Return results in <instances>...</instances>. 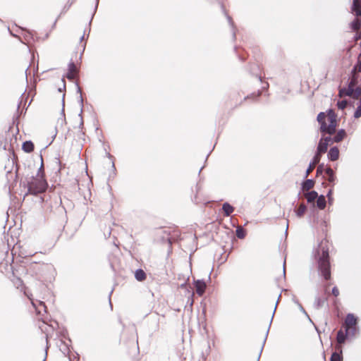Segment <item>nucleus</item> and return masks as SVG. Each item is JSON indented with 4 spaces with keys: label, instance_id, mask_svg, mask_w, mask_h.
I'll list each match as a JSON object with an SVG mask.
<instances>
[{
    "label": "nucleus",
    "instance_id": "f257e3e1",
    "mask_svg": "<svg viewBox=\"0 0 361 361\" xmlns=\"http://www.w3.org/2000/svg\"><path fill=\"white\" fill-rule=\"evenodd\" d=\"M341 97L348 95L353 98H358L361 95V59L355 66L353 75L348 87L346 89L341 90Z\"/></svg>",
    "mask_w": 361,
    "mask_h": 361
},
{
    "label": "nucleus",
    "instance_id": "f03ea898",
    "mask_svg": "<svg viewBox=\"0 0 361 361\" xmlns=\"http://www.w3.org/2000/svg\"><path fill=\"white\" fill-rule=\"evenodd\" d=\"M317 121L321 124V130L332 134L335 132L336 127V116L332 110L328 111L327 114L320 113L317 116Z\"/></svg>",
    "mask_w": 361,
    "mask_h": 361
},
{
    "label": "nucleus",
    "instance_id": "7ed1b4c3",
    "mask_svg": "<svg viewBox=\"0 0 361 361\" xmlns=\"http://www.w3.org/2000/svg\"><path fill=\"white\" fill-rule=\"evenodd\" d=\"M29 191L34 194L41 193L45 191L47 183L44 178L42 172H39L36 178L29 183Z\"/></svg>",
    "mask_w": 361,
    "mask_h": 361
},
{
    "label": "nucleus",
    "instance_id": "20e7f679",
    "mask_svg": "<svg viewBox=\"0 0 361 361\" xmlns=\"http://www.w3.org/2000/svg\"><path fill=\"white\" fill-rule=\"evenodd\" d=\"M319 268L324 278L329 279L330 278V271L327 252L323 251L322 258L319 261Z\"/></svg>",
    "mask_w": 361,
    "mask_h": 361
},
{
    "label": "nucleus",
    "instance_id": "39448f33",
    "mask_svg": "<svg viewBox=\"0 0 361 361\" xmlns=\"http://www.w3.org/2000/svg\"><path fill=\"white\" fill-rule=\"evenodd\" d=\"M329 141L330 137L322 138L317 147V152L321 154L325 153L327 150Z\"/></svg>",
    "mask_w": 361,
    "mask_h": 361
},
{
    "label": "nucleus",
    "instance_id": "423d86ee",
    "mask_svg": "<svg viewBox=\"0 0 361 361\" xmlns=\"http://www.w3.org/2000/svg\"><path fill=\"white\" fill-rule=\"evenodd\" d=\"M356 323L357 319L355 317V316L351 314H348L345 321L346 331L348 332L350 328L355 326Z\"/></svg>",
    "mask_w": 361,
    "mask_h": 361
},
{
    "label": "nucleus",
    "instance_id": "0eeeda50",
    "mask_svg": "<svg viewBox=\"0 0 361 361\" xmlns=\"http://www.w3.org/2000/svg\"><path fill=\"white\" fill-rule=\"evenodd\" d=\"M195 287L197 293L201 296L206 289V283L202 281L197 280L195 282Z\"/></svg>",
    "mask_w": 361,
    "mask_h": 361
},
{
    "label": "nucleus",
    "instance_id": "6e6552de",
    "mask_svg": "<svg viewBox=\"0 0 361 361\" xmlns=\"http://www.w3.org/2000/svg\"><path fill=\"white\" fill-rule=\"evenodd\" d=\"M339 157V150L337 147H334L330 149L328 153V158L331 161H336Z\"/></svg>",
    "mask_w": 361,
    "mask_h": 361
},
{
    "label": "nucleus",
    "instance_id": "1a4fd4ad",
    "mask_svg": "<svg viewBox=\"0 0 361 361\" xmlns=\"http://www.w3.org/2000/svg\"><path fill=\"white\" fill-rule=\"evenodd\" d=\"M353 10L357 16H361V1L360 0L353 1Z\"/></svg>",
    "mask_w": 361,
    "mask_h": 361
},
{
    "label": "nucleus",
    "instance_id": "9d476101",
    "mask_svg": "<svg viewBox=\"0 0 361 361\" xmlns=\"http://www.w3.org/2000/svg\"><path fill=\"white\" fill-rule=\"evenodd\" d=\"M305 195L307 202H309L314 201V200L318 197V194L315 191L308 192Z\"/></svg>",
    "mask_w": 361,
    "mask_h": 361
},
{
    "label": "nucleus",
    "instance_id": "9b49d317",
    "mask_svg": "<svg viewBox=\"0 0 361 361\" xmlns=\"http://www.w3.org/2000/svg\"><path fill=\"white\" fill-rule=\"evenodd\" d=\"M317 206L321 209H324L326 206V200L324 195H320L317 197Z\"/></svg>",
    "mask_w": 361,
    "mask_h": 361
},
{
    "label": "nucleus",
    "instance_id": "f8f14e48",
    "mask_svg": "<svg viewBox=\"0 0 361 361\" xmlns=\"http://www.w3.org/2000/svg\"><path fill=\"white\" fill-rule=\"evenodd\" d=\"M76 73L75 66L71 63L69 65L68 73H67V78L69 79H73Z\"/></svg>",
    "mask_w": 361,
    "mask_h": 361
},
{
    "label": "nucleus",
    "instance_id": "ddd939ff",
    "mask_svg": "<svg viewBox=\"0 0 361 361\" xmlns=\"http://www.w3.org/2000/svg\"><path fill=\"white\" fill-rule=\"evenodd\" d=\"M314 182L312 180L308 179L302 184L303 190H309L314 187Z\"/></svg>",
    "mask_w": 361,
    "mask_h": 361
},
{
    "label": "nucleus",
    "instance_id": "4468645a",
    "mask_svg": "<svg viewBox=\"0 0 361 361\" xmlns=\"http://www.w3.org/2000/svg\"><path fill=\"white\" fill-rule=\"evenodd\" d=\"M23 149L26 152H31L34 149V145L31 142H25L23 145Z\"/></svg>",
    "mask_w": 361,
    "mask_h": 361
},
{
    "label": "nucleus",
    "instance_id": "2eb2a0df",
    "mask_svg": "<svg viewBox=\"0 0 361 361\" xmlns=\"http://www.w3.org/2000/svg\"><path fill=\"white\" fill-rule=\"evenodd\" d=\"M345 338H346V334H345L342 330H340L337 334L336 339H337L338 343L340 344L343 343L345 341Z\"/></svg>",
    "mask_w": 361,
    "mask_h": 361
},
{
    "label": "nucleus",
    "instance_id": "dca6fc26",
    "mask_svg": "<svg viewBox=\"0 0 361 361\" xmlns=\"http://www.w3.org/2000/svg\"><path fill=\"white\" fill-rule=\"evenodd\" d=\"M223 210L226 215L228 216L233 212V208L228 203H225L223 205Z\"/></svg>",
    "mask_w": 361,
    "mask_h": 361
},
{
    "label": "nucleus",
    "instance_id": "f3484780",
    "mask_svg": "<svg viewBox=\"0 0 361 361\" xmlns=\"http://www.w3.org/2000/svg\"><path fill=\"white\" fill-rule=\"evenodd\" d=\"M306 211V207L304 204H300L298 209L296 210V215L298 217H301L303 216V214L305 213Z\"/></svg>",
    "mask_w": 361,
    "mask_h": 361
},
{
    "label": "nucleus",
    "instance_id": "a211bd4d",
    "mask_svg": "<svg viewBox=\"0 0 361 361\" xmlns=\"http://www.w3.org/2000/svg\"><path fill=\"white\" fill-rule=\"evenodd\" d=\"M345 135V133L343 130H340L334 137V142H338L341 141Z\"/></svg>",
    "mask_w": 361,
    "mask_h": 361
},
{
    "label": "nucleus",
    "instance_id": "6ab92c4d",
    "mask_svg": "<svg viewBox=\"0 0 361 361\" xmlns=\"http://www.w3.org/2000/svg\"><path fill=\"white\" fill-rule=\"evenodd\" d=\"M135 278L138 281H142L145 279V273L141 269L137 270L135 272Z\"/></svg>",
    "mask_w": 361,
    "mask_h": 361
},
{
    "label": "nucleus",
    "instance_id": "aec40b11",
    "mask_svg": "<svg viewBox=\"0 0 361 361\" xmlns=\"http://www.w3.org/2000/svg\"><path fill=\"white\" fill-rule=\"evenodd\" d=\"M326 173L328 176L329 181L333 182L335 179L333 170L330 168H327L326 169Z\"/></svg>",
    "mask_w": 361,
    "mask_h": 361
},
{
    "label": "nucleus",
    "instance_id": "412c9836",
    "mask_svg": "<svg viewBox=\"0 0 361 361\" xmlns=\"http://www.w3.org/2000/svg\"><path fill=\"white\" fill-rule=\"evenodd\" d=\"M341 359H342L341 353H334L331 357V361H341Z\"/></svg>",
    "mask_w": 361,
    "mask_h": 361
},
{
    "label": "nucleus",
    "instance_id": "4be33fe9",
    "mask_svg": "<svg viewBox=\"0 0 361 361\" xmlns=\"http://www.w3.org/2000/svg\"><path fill=\"white\" fill-rule=\"evenodd\" d=\"M322 154L317 152V154H315L313 161L311 164H314V166H316V164L319 162Z\"/></svg>",
    "mask_w": 361,
    "mask_h": 361
},
{
    "label": "nucleus",
    "instance_id": "5701e85b",
    "mask_svg": "<svg viewBox=\"0 0 361 361\" xmlns=\"http://www.w3.org/2000/svg\"><path fill=\"white\" fill-rule=\"evenodd\" d=\"M322 154L317 152V154H315L313 161L311 164H314V166H316V164L319 162Z\"/></svg>",
    "mask_w": 361,
    "mask_h": 361
},
{
    "label": "nucleus",
    "instance_id": "b1692460",
    "mask_svg": "<svg viewBox=\"0 0 361 361\" xmlns=\"http://www.w3.org/2000/svg\"><path fill=\"white\" fill-rule=\"evenodd\" d=\"M337 105L339 109H343L347 105V102L345 100L340 101L338 102Z\"/></svg>",
    "mask_w": 361,
    "mask_h": 361
},
{
    "label": "nucleus",
    "instance_id": "393cba45",
    "mask_svg": "<svg viewBox=\"0 0 361 361\" xmlns=\"http://www.w3.org/2000/svg\"><path fill=\"white\" fill-rule=\"evenodd\" d=\"M360 23L357 20H356L352 23V28L354 30H357L360 28Z\"/></svg>",
    "mask_w": 361,
    "mask_h": 361
},
{
    "label": "nucleus",
    "instance_id": "a878e982",
    "mask_svg": "<svg viewBox=\"0 0 361 361\" xmlns=\"http://www.w3.org/2000/svg\"><path fill=\"white\" fill-rule=\"evenodd\" d=\"M314 167H315V166H314V164H310V166L306 171V176H307L313 171Z\"/></svg>",
    "mask_w": 361,
    "mask_h": 361
},
{
    "label": "nucleus",
    "instance_id": "bb28decb",
    "mask_svg": "<svg viewBox=\"0 0 361 361\" xmlns=\"http://www.w3.org/2000/svg\"><path fill=\"white\" fill-rule=\"evenodd\" d=\"M237 236L240 238H244L245 235L243 233V231L241 229L237 230Z\"/></svg>",
    "mask_w": 361,
    "mask_h": 361
},
{
    "label": "nucleus",
    "instance_id": "cd10ccee",
    "mask_svg": "<svg viewBox=\"0 0 361 361\" xmlns=\"http://www.w3.org/2000/svg\"><path fill=\"white\" fill-rule=\"evenodd\" d=\"M331 194H332V191H331V190H329V192H328V194H327V197H328V199H329V203H331V202H332V201H333V198H332V197H331Z\"/></svg>",
    "mask_w": 361,
    "mask_h": 361
},
{
    "label": "nucleus",
    "instance_id": "c85d7f7f",
    "mask_svg": "<svg viewBox=\"0 0 361 361\" xmlns=\"http://www.w3.org/2000/svg\"><path fill=\"white\" fill-rule=\"evenodd\" d=\"M332 293L335 295V296H337L339 294V291L338 290L337 288H334L333 290H332Z\"/></svg>",
    "mask_w": 361,
    "mask_h": 361
},
{
    "label": "nucleus",
    "instance_id": "c756f323",
    "mask_svg": "<svg viewBox=\"0 0 361 361\" xmlns=\"http://www.w3.org/2000/svg\"><path fill=\"white\" fill-rule=\"evenodd\" d=\"M321 171H322V166H319L317 168V173H320V172H321Z\"/></svg>",
    "mask_w": 361,
    "mask_h": 361
}]
</instances>
